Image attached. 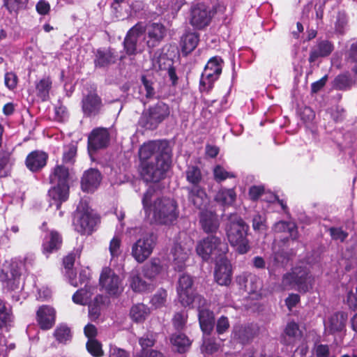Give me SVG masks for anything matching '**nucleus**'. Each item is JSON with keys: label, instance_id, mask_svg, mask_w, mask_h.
I'll list each match as a JSON object with an SVG mask.
<instances>
[{"label": "nucleus", "instance_id": "obj_1", "mask_svg": "<svg viewBox=\"0 0 357 357\" xmlns=\"http://www.w3.org/2000/svg\"><path fill=\"white\" fill-rule=\"evenodd\" d=\"M138 172L146 183H158L167 177L172 163V149L166 139L150 140L138 151Z\"/></svg>", "mask_w": 357, "mask_h": 357}, {"label": "nucleus", "instance_id": "obj_2", "mask_svg": "<svg viewBox=\"0 0 357 357\" xmlns=\"http://www.w3.org/2000/svg\"><path fill=\"white\" fill-rule=\"evenodd\" d=\"M155 193V188L150 186L143 195L142 204L145 213L152 211L154 220L159 225H172L179 215L177 202L172 198L158 197L151 203Z\"/></svg>", "mask_w": 357, "mask_h": 357}, {"label": "nucleus", "instance_id": "obj_3", "mask_svg": "<svg viewBox=\"0 0 357 357\" xmlns=\"http://www.w3.org/2000/svg\"><path fill=\"white\" fill-rule=\"evenodd\" d=\"M249 225L239 216H231L226 227V234L229 243L236 252L244 255L250 250L248 238Z\"/></svg>", "mask_w": 357, "mask_h": 357}, {"label": "nucleus", "instance_id": "obj_4", "mask_svg": "<svg viewBox=\"0 0 357 357\" xmlns=\"http://www.w3.org/2000/svg\"><path fill=\"white\" fill-rule=\"evenodd\" d=\"M196 252L205 261H217L224 258L228 252V245L221 238L208 235L197 243Z\"/></svg>", "mask_w": 357, "mask_h": 357}, {"label": "nucleus", "instance_id": "obj_5", "mask_svg": "<svg viewBox=\"0 0 357 357\" xmlns=\"http://www.w3.org/2000/svg\"><path fill=\"white\" fill-rule=\"evenodd\" d=\"M24 264L16 259L5 260L0 264V283L7 291L18 290L20 287Z\"/></svg>", "mask_w": 357, "mask_h": 357}, {"label": "nucleus", "instance_id": "obj_6", "mask_svg": "<svg viewBox=\"0 0 357 357\" xmlns=\"http://www.w3.org/2000/svg\"><path fill=\"white\" fill-rule=\"evenodd\" d=\"M170 114L169 105L159 101L144 109L139 119V125L146 130H154Z\"/></svg>", "mask_w": 357, "mask_h": 357}, {"label": "nucleus", "instance_id": "obj_7", "mask_svg": "<svg viewBox=\"0 0 357 357\" xmlns=\"http://www.w3.org/2000/svg\"><path fill=\"white\" fill-rule=\"evenodd\" d=\"M282 283L287 287L296 286L300 292L306 293L312 288L314 278L307 267L296 266L291 272L283 275Z\"/></svg>", "mask_w": 357, "mask_h": 357}, {"label": "nucleus", "instance_id": "obj_8", "mask_svg": "<svg viewBox=\"0 0 357 357\" xmlns=\"http://www.w3.org/2000/svg\"><path fill=\"white\" fill-rule=\"evenodd\" d=\"M223 59L219 56L209 59L199 80V91L209 92L214 86L222 71Z\"/></svg>", "mask_w": 357, "mask_h": 357}, {"label": "nucleus", "instance_id": "obj_9", "mask_svg": "<svg viewBox=\"0 0 357 357\" xmlns=\"http://www.w3.org/2000/svg\"><path fill=\"white\" fill-rule=\"evenodd\" d=\"M157 240L158 236L153 232L144 235L132 245V257L139 264L145 261L152 254Z\"/></svg>", "mask_w": 357, "mask_h": 357}, {"label": "nucleus", "instance_id": "obj_10", "mask_svg": "<svg viewBox=\"0 0 357 357\" xmlns=\"http://www.w3.org/2000/svg\"><path fill=\"white\" fill-rule=\"evenodd\" d=\"M103 106L102 100L98 94L96 86H91L90 89L87 91L86 94L83 95L81 100V107L84 116L91 118L99 115Z\"/></svg>", "mask_w": 357, "mask_h": 357}, {"label": "nucleus", "instance_id": "obj_11", "mask_svg": "<svg viewBox=\"0 0 357 357\" xmlns=\"http://www.w3.org/2000/svg\"><path fill=\"white\" fill-rule=\"evenodd\" d=\"M82 208L81 209L80 206L77 207L75 216V229L82 235L91 234L98 222L99 218L91 213L88 206H82Z\"/></svg>", "mask_w": 357, "mask_h": 357}, {"label": "nucleus", "instance_id": "obj_12", "mask_svg": "<svg viewBox=\"0 0 357 357\" xmlns=\"http://www.w3.org/2000/svg\"><path fill=\"white\" fill-rule=\"evenodd\" d=\"M193 278L187 273L181 274L176 284V293L179 303L183 307H188L195 301Z\"/></svg>", "mask_w": 357, "mask_h": 357}, {"label": "nucleus", "instance_id": "obj_13", "mask_svg": "<svg viewBox=\"0 0 357 357\" xmlns=\"http://www.w3.org/2000/svg\"><path fill=\"white\" fill-rule=\"evenodd\" d=\"M110 140L109 128L104 127L95 128L88 135V150L96 152L98 150L107 149L109 146Z\"/></svg>", "mask_w": 357, "mask_h": 357}, {"label": "nucleus", "instance_id": "obj_14", "mask_svg": "<svg viewBox=\"0 0 357 357\" xmlns=\"http://www.w3.org/2000/svg\"><path fill=\"white\" fill-rule=\"evenodd\" d=\"M99 284L110 296L119 295L123 291L121 280L109 267L102 268L99 278Z\"/></svg>", "mask_w": 357, "mask_h": 357}, {"label": "nucleus", "instance_id": "obj_15", "mask_svg": "<svg viewBox=\"0 0 357 357\" xmlns=\"http://www.w3.org/2000/svg\"><path fill=\"white\" fill-rule=\"evenodd\" d=\"M212 19L211 11L204 3H197L190 10V24L197 29H203L207 26Z\"/></svg>", "mask_w": 357, "mask_h": 357}, {"label": "nucleus", "instance_id": "obj_16", "mask_svg": "<svg viewBox=\"0 0 357 357\" xmlns=\"http://www.w3.org/2000/svg\"><path fill=\"white\" fill-rule=\"evenodd\" d=\"M144 40L149 49L158 46L167 34L166 27L162 23L153 22L145 27Z\"/></svg>", "mask_w": 357, "mask_h": 357}, {"label": "nucleus", "instance_id": "obj_17", "mask_svg": "<svg viewBox=\"0 0 357 357\" xmlns=\"http://www.w3.org/2000/svg\"><path fill=\"white\" fill-rule=\"evenodd\" d=\"M144 31L145 26L141 22H137L128 31L123 42V50L128 56H134L137 54V41Z\"/></svg>", "mask_w": 357, "mask_h": 357}, {"label": "nucleus", "instance_id": "obj_18", "mask_svg": "<svg viewBox=\"0 0 357 357\" xmlns=\"http://www.w3.org/2000/svg\"><path fill=\"white\" fill-rule=\"evenodd\" d=\"M63 244L62 234L55 229L50 230L43 240L41 252L46 257H49L50 255L58 252L61 249Z\"/></svg>", "mask_w": 357, "mask_h": 357}, {"label": "nucleus", "instance_id": "obj_19", "mask_svg": "<svg viewBox=\"0 0 357 357\" xmlns=\"http://www.w3.org/2000/svg\"><path fill=\"white\" fill-rule=\"evenodd\" d=\"M199 303H202V305H199L197 308L199 326L204 334L209 335L215 326V315L212 310L204 307L206 301L204 297L199 296Z\"/></svg>", "mask_w": 357, "mask_h": 357}, {"label": "nucleus", "instance_id": "obj_20", "mask_svg": "<svg viewBox=\"0 0 357 357\" xmlns=\"http://www.w3.org/2000/svg\"><path fill=\"white\" fill-rule=\"evenodd\" d=\"M259 328L252 324H238L233 328L232 337L241 344H248L258 335Z\"/></svg>", "mask_w": 357, "mask_h": 357}, {"label": "nucleus", "instance_id": "obj_21", "mask_svg": "<svg viewBox=\"0 0 357 357\" xmlns=\"http://www.w3.org/2000/svg\"><path fill=\"white\" fill-rule=\"evenodd\" d=\"M335 50L334 43L328 40L318 38L314 45L310 51L308 61L310 63H314L319 58H326L329 56Z\"/></svg>", "mask_w": 357, "mask_h": 357}, {"label": "nucleus", "instance_id": "obj_22", "mask_svg": "<svg viewBox=\"0 0 357 357\" xmlns=\"http://www.w3.org/2000/svg\"><path fill=\"white\" fill-rule=\"evenodd\" d=\"M48 153L42 150L31 151L26 157L24 165L32 173L40 172L47 164Z\"/></svg>", "mask_w": 357, "mask_h": 357}, {"label": "nucleus", "instance_id": "obj_23", "mask_svg": "<svg viewBox=\"0 0 357 357\" xmlns=\"http://www.w3.org/2000/svg\"><path fill=\"white\" fill-rule=\"evenodd\" d=\"M232 268L230 261L225 257L221 258L215 264L214 278L221 286H229L231 282Z\"/></svg>", "mask_w": 357, "mask_h": 357}, {"label": "nucleus", "instance_id": "obj_24", "mask_svg": "<svg viewBox=\"0 0 357 357\" xmlns=\"http://www.w3.org/2000/svg\"><path fill=\"white\" fill-rule=\"evenodd\" d=\"M188 192V199L197 208L204 210L209 204V198L204 188L200 185L185 188Z\"/></svg>", "mask_w": 357, "mask_h": 357}, {"label": "nucleus", "instance_id": "obj_25", "mask_svg": "<svg viewBox=\"0 0 357 357\" xmlns=\"http://www.w3.org/2000/svg\"><path fill=\"white\" fill-rule=\"evenodd\" d=\"M36 321L40 329H51L56 321V311L49 305L40 306L36 312Z\"/></svg>", "mask_w": 357, "mask_h": 357}, {"label": "nucleus", "instance_id": "obj_26", "mask_svg": "<svg viewBox=\"0 0 357 357\" xmlns=\"http://www.w3.org/2000/svg\"><path fill=\"white\" fill-rule=\"evenodd\" d=\"M54 185L48 190L50 198V206L55 205L57 210H59L63 202L69 197V185L53 184Z\"/></svg>", "mask_w": 357, "mask_h": 357}, {"label": "nucleus", "instance_id": "obj_27", "mask_svg": "<svg viewBox=\"0 0 357 357\" xmlns=\"http://www.w3.org/2000/svg\"><path fill=\"white\" fill-rule=\"evenodd\" d=\"M118 60L116 51L112 48H98L96 50L94 59V66L96 68H107L110 65L114 64Z\"/></svg>", "mask_w": 357, "mask_h": 357}, {"label": "nucleus", "instance_id": "obj_28", "mask_svg": "<svg viewBox=\"0 0 357 357\" xmlns=\"http://www.w3.org/2000/svg\"><path fill=\"white\" fill-rule=\"evenodd\" d=\"M102 180L101 173L97 169L90 168L86 170L81 178V188L84 192H93L100 185Z\"/></svg>", "mask_w": 357, "mask_h": 357}, {"label": "nucleus", "instance_id": "obj_29", "mask_svg": "<svg viewBox=\"0 0 357 357\" xmlns=\"http://www.w3.org/2000/svg\"><path fill=\"white\" fill-rule=\"evenodd\" d=\"M82 248L77 247L74 248L70 252L66 255L63 256L62 259V266L65 270V273L70 280V283L75 287H77V284H73V280L75 279L76 273L74 270V265L76 259H79L81 257Z\"/></svg>", "mask_w": 357, "mask_h": 357}, {"label": "nucleus", "instance_id": "obj_30", "mask_svg": "<svg viewBox=\"0 0 357 357\" xmlns=\"http://www.w3.org/2000/svg\"><path fill=\"white\" fill-rule=\"evenodd\" d=\"M199 224L203 231L207 234L215 233L220 227L217 214L205 209L199 213Z\"/></svg>", "mask_w": 357, "mask_h": 357}, {"label": "nucleus", "instance_id": "obj_31", "mask_svg": "<svg viewBox=\"0 0 357 357\" xmlns=\"http://www.w3.org/2000/svg\"><path fill=\"white\" fill-rule=\"evenodd\" d=\"M348 314L344 311L333 313L328 319V329L331 334H337L346 331Z\"/></svg>", "mask_w": 357, "mask_h": 357}, {"label": "nucleus", "instance_id": "obj_32", "mask_svg": "<svg viewBox=\"0 0 357 357\" xmlns=\"http://www.w3.org/2000/svg\"><path fill=\"white\" fill-rule=\"evenodd\" d=\"M14 149L4 146L0 149V178L9 175L10 168L15 162L13 157Z\"/></svg>", "mask_w": 357, "mask_h": 357}, {"label": "nucleus", "instance_id": "obj_33", "mask_svg": "<svg viewBox=\"0 0 357 357\" xmlns=\"http://www.w3.org/2000/svg\"><path fill=\"white\" fill-rule=\"evenodd\" d=\"M190 252V249L183 246L181 243H176L174 244L171 253L176 270L181 271L185 268V263L189 257Z\"/></svg>", "mask_w": 357, "mask_h": 357}, {"label": "nucleus", "instance_id": "obj_34", "mask_svg": "<svg viewBox=\"0 0 357 357\" xmlns=\"http://www.w3.org/2000/svg\"><path fill=\"white\" fill-rule=\"evenodd\" d=\"M69 169L63 164L56 165L49 176L50 183L52 184L69 185Z\"/></svg>", "mask_w": 357, "mask_h": 357}, {"label": "nucleus", "instance_id": "obj_35", "mask_svg": "<svg viewBox=\"0 0 357 357\" xmlns=\"http://www.w3.org/2000/svg\"><path fill=\"white\" fill-rule=\"evenodd\" d=\"M132 290L137 293L149 292L153 289L152 284L146 282L137 271H132L128 278Z\"/></svg>", "mask_w": 357, "mask_h": 357}, {"label": "nucleus", "instance_id": "obj_36", "mask_svg": "<svg viewBox=\"0 0 357 357\" xmlns=\"http://www.w3.org/2000/svg\"><path fill=\"white\" fill-rule=\"evenodd\" d=\"M159 68L161 70H167L169 79L173 86H176L178 83V77L176 73V68L174 66V61L169 59L166 55H161L158 59Z\"/></svg>", "mask_w": 357, "mask_h": 357}, {"label": "nucleus", "instance_id": "obj_37", "mask_svg": "<svg viewBox=\"0 0 357 357\" xmlns=\"http://www.w3.org/2000/svg\"><path fill=\"white\" fill-rule=\"evenodd\" d=\"M163 266L159 258H152L149 262L142 267L144 278L151 280L155 279L162 271Z\"/></svg>", "mask_w": 357, "mask_h": 357}, {"label": "nucleus", "instance_id": "obj_38", "mask_svg": "<svg viewBox=\"0 0 357 357\" xmlns=\"http://www.w3.org/2000/svg\"><path fill=\"white\" fill-rule=\"evenodd\" d=\"M199 41V34L196 32H188L181 37V45L183 53L188 54L192 52L197 46Z\"/></svg>", "mask_w": 357, "mask_h": 357}, {"label": "nucleus", "instance_id": "obj_39", "mask_svg": "<svg viewBox=\"0 0 357 357\" xmlns=\"http://www.w3.org/2000/svg\"><path fill=\"white\" fill-rule=\"evenodd\" d=\"M96 287L86 283L84 288H81L75 291L73 295V301L79 305H84L91 299L93 294Z\"/></svg>", "mask_w": 357, "mask_h": 357}, {"label": "nucleus", "instance_id": "obj_40", "mask_svg": "<svg viewBox=\"0 0 357 357\" xmlns=\"http://www.w3.org/2000/svg\"><path fill=\"white\" fill-rule=\"evenodd\" d=\"M150 314V308L144 303L133 305L130 310L132 320L136 323L144 322Z\"/></svg>", "mask_w": 357, "mask_h": 357}, {"label": "nucleus", "instance_id": "obj_41", "mask_svg": "<svg viewBox=\"0 0 357 357\" xmlns=\"http://www.w3.org/2000/svg\"><path fill=\"white\" fill-rule=\"evenodd\" d=\"M236 193L234 188H220L215 196V201L222 206H230L234 203Z\"/></svg>", "mask_w": 357, "mask_h": 357}, {"label": "nucleus", "instance_id": "obj_42", "mask_svg": "<svg viewBox=\"0 0 357 357\" xmlns=\"http://www.w3.org/2000/svg\"><path fill=\"white\" fill-rule=\"evenodd\" d=\"M273 230L276 233L287 232L292 240L298 238V231L295 223L284 220H280L275 223Z\"/></svg>", "mask_w": 357, "mask_h": 357}, {"label": "nucleus", "instance_id": "obj_43", "mask_svg": "<svg viewBox=\"0 0 357 357\" xmlns=\"http://www.w3.org/2000/svg\"><path fill=\"white\" fill-rule=\"evenodd\" d=\"M53 336L58 343L66 344L71 341L73 333L66 324H59L54 329Z\"/></svg>", "mask_w": 357, "mask_h": 357}, {"label": "nucleus", "instance_id": "obj_44", "mask_svg": "<svg viewBox=\"0 0 357 357\" xmlns=\"http://www.w3.org/2000/svg\"><path fill=\"white\" fill-rule=\"evenodd\" d=\"M170 342L180 354L186 352L192 344L188 337L184 333L173 334L170 338Z\"/></svg>", "mask_w": 357, "mask_h": 357}, {"label": "nucleus", "instance_id": "obj_45", "mask_svg": "<svg viewBox=\"0 0 357 357\" xmlns=\"http://www.w3.org/2000/svg\"><path fill=\"white\" fill-rule=\"evenodd\" d=\"M13 321V314L11 307L7 303L0 299V330L10 326Z\"/></svg>", "mask_w": 357, "mask_h": 357}, {"label": "nucleus", "instance_id": "obj_46", "mask_svg": "<svg viewBox=\"0 0 357 357\" xmlns=\"http://www.w3.org/2000/svg\"><path fill=\"white\" fill-rule=\"evenodd\" d=\"M52 82L50 77L41 79L36 84L37 96L43 101H47L50 98V91L52 88Z\"/></svg>", "mask_w": 357, "mask_h": 357}, {"label": "nucleus", "instance_id": "obj_47", "mask_svg": "<svg viewBox=\"0 0 357 357\" xmlns=\"http://www.w3.org/2000/svg\"><path fill=\"white\" fill-rule=\"evenodd\" d=\"M104 298L102 295L98 294L89 305V317L91 321H96L99 319L101 314L102 306L105 302Z\"/></svg>", "mask_w": 357, "mask_h": 357}, {"label": "nucleus", "instance_id": "obj_48", "mask_svg": "<svg viewBox=\"0 0 357 357\" xmlns=\"http://www.w3.org/2000/svg\"><path fill=\"white\" fill-rule=\"evenodd\" d=\"M298 325L292 321L287 324L284 329V335L282 340V343L286 345H290L294 343L295 340L300 335Z\"/></svg>", "mask_w": 357, "mask_h": 357}, {"label": "nucleus", "instance_id": "obj_49", "mask_svg": "<svg viewBox=\"0 0 357 357\" xmlns=\"http://www.w3.org/2000/svg\"><path fill=\"white\" fill-rule=\"evenodd\" d=\"M186 181L192 186L199 185L202 181V174L200 168L196 165H189L185 171Z\"/></svg>", "mask_w": 357, "mask_h": 357}, {"label": "nucleus", "instance_id": "obj_50", "mask_svg": "<svg viewBox=\"0 0 357 357\" xmlns=\"http://www.w3.org/2000/svg\"><path fill=\"white\" fill-rule=\"evenodd\" d=\"M77 152V146L73 144H68L63 147L62 154L63 165H73L75 162V158Z\"/></svg>", "mask_w": 357, "mask_h": 357}, {"label": "nucleus", "instance_id": "obj_51", "mask_svg": "<svg viewBox=\"0 0 357 357\" xmlns=\"http://www.w3.org/2000/svg\"><path fill=\"white\" fill-rule=\"evenodd\" d=\"M354 82L349 73L338 75L334 80V86L337 89L344 91L350 89Z\"/></svg>", "mask_w": 357, "mask_h": 357}, {"label": "nucleus", "instance_id": "obj_52", "mask_svg": "<svg viewBox=\"0 0 357 357\" xmlns=\"http://www.w3.org/2000/svg\"><path fill=\"white\" fill-rule=\"evenodd\" d=\"M86 348L87 351L93 357H102L104 356L102 345L98 340H87Z\"/></svg>", "mask_w": 357, "mask_h": 357}, {"label": "nucleus", "instance_id": "obj_53", "mask_svg": "<svg viewBox=\"0 0 357 357\" xmlns=\"http://www.w3.org/2000/svg\"><path fill=\"white\" fill-rule=\"evenodd\" d=\"M29 0H3V6L12 14L26 7Z\"/></svg>", "mask_w": 357, "mask_h": 357}, {"label": "nucleus", "instance_id": "obj_54", "mask_svg": "<svg viewBox=\"0 0 357 357\" xmlns=\"http://www.w3.org/2000/svg\"><path fill=\"white\" fill-rule=\"evenodd\" d=\"M167 296V291L161 288L153 295L151 300V303L153 306H155V307H160L165 305Z\"/></svg>", "mask_w": 357, "mask_h": 357}, {"label": "nucleus", "instance_id": "obj_55", "mask_svg": "<svg viewBox=\"0 0 357 357\" xmlns=\"http://www.w3.org/2000/svg\"><path fill=\"white\" fill-rule=\"evenodd\" d=\"M214 178L217 182H221L228 178L234 177V175L226 171L222 166L216 165L213 169Z\"/></svg>", "mask_w": 357, "mask_h": 357}, {"label": "nucleus", "instance_id": "obj_56", "mask_svg": "<svg viewBox=\"0 0 357 357\" xmlns=\"http://www.w3.org/2000/svg\"><path fill=\"white\" fill-rule=\"evenodd\" d=\"M257 282L258 278L251 273H243L236 278L237 282L241 285L243 286L245 289H248V283L252 282V281Z\"/></svg>", "mask_w": 357, "mask_h": 357}, {"label": "nucleus", "instance_id": "obj_57", "mask_svg": "<svg viewBox=\"0 0 357 357\" xmlns=\"http://www.w3.org/2000/svg\"><path fill=\"white\" fill-rule=\"evenodd\" d=\"M121 239L118 237L114 236L110 241L109 250L112 259L117 258L121 254Z\"/></svg>", "mask_w": 357, "mask_h": 357}, {"label": "nucleus", "instance_id": "obj_58", "mask_svg": "<svg viewBox=\"0 0 357 357\" xmlns=\"http://www.w3.org/2000/svg\"><path fill=\"white\" fill-rule=\"evenodd\" d=\"M188 315L183 312H176L172 319L173 325L176 330H182L187 322Z\"/></svg>", "mask_w": 357, "mask_h": 357}, {"label": "nucleus", "instance_id": "obj_59", "mask_svg": "<svg viewBox=\"0 0 357 357\" xmlns=\"http://www.w3.org/2000/svg\"><path fill=\"white\" fill-rule=\"evenodd\" d=\"M252 228L255 231L266 230V217L259 213L255 215L252 218Z\"/></svg>", "mask_w": 357, "mask_h": 357}, {"label": "nucleus", "instance_id": "obj_60", "mask_svg": "<svg viewBox=\"0 0 357 357\" xmlns=\"http://www.w3.org/2000/svg\"><path fill=\"white\" fill-rule=\"evenodd\" d=\"M155 342V339L151 333H146L139 340V344L142 347V350H148V348L154 346Z\"/></svg>", "mask_w": 357, "mask_h": 357}, {"label": "nucleus", "instance_id": "obj_61", "mask_svg": "<svg viewBox=\"0 0 357 357\" xmlns=\"http://www.w3.org/2000/svg\"><path fill=\"white\" fill-rule=\"evenodd\" d=\"M4 83L10 90L15 89L18 83V77L14 72H8L4 75Z\"/></svg>", "mask_w": 357, "mask_h": 357}, {"label": "nucleus", "instance_id": "obj_62", "mask_svg": "<svg viewBox=\"0 0 357 357\" xmlns=\"http://www.w3.org/2000/svg\"><path fill=\"white\" fill-rule=\"evenodd\" d=\"M229 319L226 316L222 315L216 322V333L218 335L224 334L229 328Z\"/></svg>", "mask_w": 357, "mask_h": 357}, {"label": "nucleus", "instance_id": "obj_63", "mask_svg": "<svg viewBox=\"0 0 357 357\" xmlns=\"http://www.w3.org/2000/svg\"><path fill=\"white\" fill-rule=\"evenodd\" d=\"M265 189L263 185H252L250 188L248 195L250 199L252 202L257 201L259 197L264 193Z\"/></svg>", "mask_w": 357, "mask_h": 357}, {"label": "nucleus", "instance_id": "obj_64", "mask_svg": "<svg viewBox=\"0 0 357 357\" xmlns=\"http://www.w3.org/2000/svg\"><path fill=\"white\" fill-rule=\"evenodd\" d=\"M331 236L334 240H340L341 242L348 236V233L343 231L342 228L331 227L329 229Z\"/></svg>", "mask_w": 357, "mask_h": 357}]
</instances>
